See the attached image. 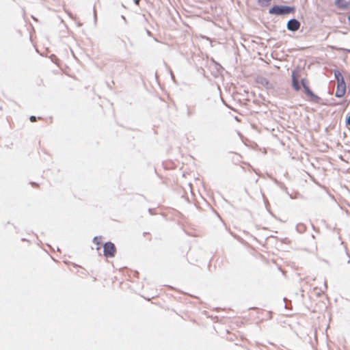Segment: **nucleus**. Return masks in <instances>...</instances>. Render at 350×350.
<instances>
[{
    "mask_svg": "<svg viewBox=\"0 0 350 350\" xmlns=\"http://www.w3.org/2000/svg\"><path fill=\"white\" fill-rule=\"evenodd\" d=\"M301 77V68L299 67H297L292 71V87L293 90L296 92H298L301 90V86L299 85V79Z\"/></svg>",
    "mask_w": 350,
    "mask_h": 350,
    "instance_id": "obj_1",
    "label": "nucleus"
},
{
    "mask_svg": "<svg viewBox=\"0 0 350 350\" xmlns=\"http://www.w3.org/2000/svg\"><path fill=\"white\" fill-rule=\"evenodd\" d=\"M104 256L105 257H114L116 253L115 245L111 242H107L104 245Z\"/></svg>",
    "mask_w": 350,
    "mask_h": 350,
    "instance_id": "obj_2",
    "label": "nucleus"
},
{
    "mask_svg": "<svg viewBox=\"0 0 350 350\" xmlns=\"http://www.w3.org/2000/svg\"><path fill=\"white\" fill-rule=\"evenodd\" d=\"M291 11V8L286 6L275 5L269 10V13L272 14H286Z\"/></svg>",
    "mask_w": 350,
    "mask_h": 350,
    "instance_id": "obj_3",
    "label": "nucleus"
},
{
    "mask_svg": "<svg viewBox=\"0 0 350 350\" xmlns=\"http://www.w3.org/2000/svg\"><path fill=\"white\" fill-rule=\"evenodd\" d=\"M301 85L304 90L305 93L310 98H315L316 96L312 92L309 86V81L306 78L301 79Z\"/></svg>",
    "mask_w": 350,
    "mask_h": 350,
    "instance_id": "obj_4",
    "label": "nucleus"
},
{
    "mask_svg": "<svg viewBox=\"0 0 350 350\" xmlns=\"http://www.w3.org/2000/svg\"><path fill=\"white\" fill-rule=\"evenodd\" d=\"M346 93V83L345 82L337 83L336 96L338 98H342Z\"/></svg>",
    "mask_w": 350,
    "mask_h": 350,
    "instance_id": "obj_5",
    "label": "nucleus"
},
{
    "mask_svg": "<svg viewBox=\"0 0 350 350\" xmlns=\"http://www.w3.org/2000/svg\"><path fill=\"white\" fill-rule=\"evenodd\" d=\"M300 27V23L296 19H291L287 23V28L292 31H297Z\"/></svg>",
    "mask_w": 350,
    "mask_h": 350,
    "instance_id": "obj_6",
    "label": "nucleus"
},
{
    "mask_svg": "<svg viewBox=\"0 0 350 350\" xmlns=\"http://www.w3.org/2000/svg\"><path fill=\"white\" fill-rule=\"evenodd\" d=\"M336 6L341 10H347L350 8V0H335Z\"/></svg>",
    "mask_w": 350,
    "mask_h": 350,
    "instance_id": "obj_7",
    "label": "nucleus"
},
{
    "mask_svg": "<svg viewBox=\"0 0 350 350\" xmlns=\"http://www.w3.org/2000/svg\"><path fill=\"white\" fill-rule=\"evenodd\" d=\"M335 77L337 80V83L345 81L342 75L339 71L335 72Z\"/></svg>",
    "mask_w": 350,
    "mask_h": 350,
    "instance_id": "obj_8",
    "label": "nucleus"
},
{
    "mask_svg": "<svg viewBox=\"0 0 350 350\" xmlns=\"http://www.w3.org/2000/svg\"><path fill=\"white\" fill-rule=\"evenodd\" d=\"M101 237H96L94 238L93 242L96 245H100L101 243Z\"/></svg>",
    "mask_w": 350,
    "mask_h": 350,
    "instance_id": "obj_9",
    "label": "nucleus"
},
{
    "mask_svg": "<svg viewBox=\"0 0 350 350\" xmlns=\"http://www.w3.org/2000/svg\"><path fill=\"white\" fill-rule=\"evenodd\" d=\"M29 120L31 122H34L36 121L37 118L36 116H30Z\"/></svg>",
    "mask_w": 350,
    "mask_h": 350,
    "instance_id": "obj_10",
    "label": "nucleus"
},
{
    "mask_svg": "<svg viewBox=\"0 0 350 350\" xmlns=\"http://www.w3.org/2000/svg\"><path fill=\"white\" fill-rule=\"evenodd\" d=\"M347 124L350 126V116L347 119Z\"/></svg>",
    "mask_w": 350,
    "mask_h": 350,
    "instance_id": "obj_11",
    "label": "nucleus"
},
{
    "mask_svg": "<svg viewBox=\"0 0 350 350\" xmlns=\"http://www.w3.org/2000/svg\"><path fill=\"white\" fill-rule=\"evenodd\" d=\"M31 185L33 187H38V185L36 184V183H31Z\"/></svg>",
    "mask_w": 350,
    "mask_h": 350,
    "instance_id": "obj_12",
    "label": "nucleus"
},
{
    "mask_svg": "<svg viewBox=\"0 0 350 350\" xmlns=\"http://www.w3.org/2000/svg\"><path fill=\"white\" fill-rule=\"evenodd\" d=\"M136 3L138 4L139 3V0H137L136 1Z\"/></svg>",
    "mask_w": 350,
    "mask_h": 350,
    "instance_id": "obj_13",
    "label": "nucleus"
},
{
    "mask_svg": "<svg viewBox=\"0 0 350 350\" xmlns=\"http://www.w3.org/2000/svg\"><path fill=\"white\" fill-rule=\"evenodd\" d=\"M349 20L350 21V16H349Z\"/></svg>",
    "mask_w": 350,
    "mask_h": 350,
    "instance_id": "obj_14",
    "label": "nucleus"
}]
</instances>
